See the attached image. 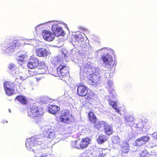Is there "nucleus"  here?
Returning a JSON list of instances; mask_svg holds the SVG:
<instances>
[{"mask_svg":"<svg viewBox=\"0 0 157 157\" xmlns=\"http://www.w3.org/2000/svg\"><path fill=\"white\" fill-rule=\"evenodd\" d=\"M45 141L42 138L37 136L32 137L27 139L26 141L25 145L27 149L34 153L40 152V148L44 149L45 146L43 145Z\"/></svg>","mask_w":157,"mask_h":157,"instance_id":"obj_1","label":"nucleus"},{"mask_svg":"<svg viewBox=\"0 0 157 157\" xmlns=\"http://www.w3.org/2000/svg\"><path fill=\"white\" fill-rule=\"evenodd\" d=\"M28 113V116L34 119L41 117L44 113L43 108L35 105L30 109Z\"/></svg>","mask_w":157,"mask_h":157,"instance_id":"obj_2","label":"nucleus"},{"mask_svg":"<svg viewBox=\"0 0 157 157\" xmlns=\"http://www.w3.org/2000/svg\"><path fill=\"white\" fill-rule=\"evenodd\" d=\"M56 72H52V74L58 77H67L69 74V68L66 65L60 64L57 68Z\"/></svg>","mask_w":157,"mask_h":157,"instance_id":"obj_3","label":"nucleus"},{"mask_svg":"<svg viewBox=\"0 0 157 157\" xmlns=\"http://www.w3.org/2000/svg\"><path fill=\"white\" fill-rule=\"evenodd\" d=\"M17 42L8 40L5 41L1 44L2 49L7 53H11L14 52L16 48Z\"/></svg>","mask_w":157,"mask_h":157,"instance_id":"obj_4","label":"nucleus"},{"mask_svg":"<svg viewBox=\"0 0 157 157\" xmlns=\"http://www.w3.org/2000/svg\"><path fill=\"white\" fill-rule=\"evenodd\" d=\"M90 139L88 138L83 139L80 142L79 140L73 141L71 143L72 147L78 149L86 148L90 144Z\"/></svg>","mask_w":157,"mask_h":157,"instance_id":"obj_5","label":"nucleus"},{"mask_svg":"<svg viewBox=\"0 0 157 157\" xmlns=\"http://www.w3.org/2000/svg\"><path fill=\"white\" fill-rule=\"evenodd\" d=\"M102 61L106 66L109 67L111 68L116 64L115 62L112 59V56L108 53L105 56H103L101 57Z\"/></svg>","mask_w":157,"mask_h":157,"instance_id":"obj_6","label":"nucleus"},{"mask_svg":"<svg viewBox=\"0 0 157 157\" xmlns=\"http://www.w3.org/2000/svg\"><path fill=\"white\" fill-rule=\"evenodd\" d=\"M87 79L89 83L93 85H97L101 82L100 76L94 74L89 75L87 77Z\"/></svg>","mask_w":157,"mask_h":157,"instance_id":"obj_7","label":"nucleus"},{"mask_svg":"<svg viewBox=\"0 0 157 157\" xmlns=\"http://www.w3.org/2000/svg\"><path fill=\"white\" fill-rule=\"evenodd\" d=\"M37 67V68L35 70L34 74L32 75L39 74H44L46 72L47 67L44 61L39 62Z\"/></svg>","mask_w":157,"mask_h":157,"instance_id":"obj_8","label":"nucleus"},{"mask_svg":"<svg viewBox=\"0 0 157 157\" xmlns=\"http://www.w3.org/2000/svg\"><path fill=\"white\" fill-rule=\"evenodd\" d=\"M43 134L45 137L53 139L56 137V134H55L54 130L49 126H46L45 127Z\"/></svg>","mask_w":157,"mask_h":157,"instance_id":"obj_9","label":"nucleus"},{"mask_svg":"<svg viewBox=\"0 0 157 157\" xmlns=\"http://www.w3.org/2000/svg\"><path fill=\"white\" fill-rule=\"evenodd\" d=\"M39 60L37 57L31 56L29 59V61L27 64V66L29 69H32L37 67Z\"/></svg>","mask_w":157,"mask_h":157,"instance_id":"obj_10","label":"nucleus"},{"mask_svg":"<svg viewBox=\"0 0 157 157\" xmlns=\"http://www.w3.org/2000/svg\"><path fill=\"white\" fill-rule=\"evenodd\" d=\"M52 25V29L53 33L55 36H63L64 32L62 28L59 27L56 24H53Z\"/></svg>","mask_w":157,"mask_h":157,"instance_id":"obj_11","label":"nucleus"},{"mask_svg":"<svg viewBox=\"0 0 157 157\" xmlns=\"http://www.w3.org/2000/svg\"><path fill=\"white\" fill-rule=\"evenodd\" d=\"M72 117L68 112L62 113L59 118V120L64 123H69L71 121Z\"/></svg>","mask_w":157,"mask_h":157,"instance_id":"obj_12","label":"nucleus"},{"mask_svg":"<svg viewBox=\"0 0 157 157\" xmlns=\"http://www.w3.org/2000/svg\"><path fill=\"white\" fill-rule=\"evenodd\" d=\"M77 93L81 97L86 96L87 93V88L82 84H80L78 86Z\"/></svg>","mask_w":157,"mask_h":157,"instance_id":"obj_13","label":"nucleus"},{"mask_svg":"<svg viewBox=\"0 0 157 157\" xmlns=\"http://www.w3.org/2000/svg\"><path fill=\"white\" fill-rule=\"evenodd\" d=\"M36 55L40 57H45L47 56L48 52L47 50L44 48H39L36 49Z\"/></svg>","mask_w":157,"mask_h":157,"instance_id":"obj_14","label":"nucleus"},{"mask_svg":"<svg viewBox=\"0 0 157 157\" xmlns=\"http://www.w3.org/2000/svg\"><path fill=\"white\" fill-rule=\"evenodd\" d=\"M42 34L44 39L48 41H52L54 37L52 36V33L48 31L43 30L42 32Z\"/></svg>","mask_w":157,"mask_h":157,"instance_id":"obj_15","label":"nucleus"},{"mask_svg":"<svg viewBox=\"0 0 157 157\" xmlns=\"http://www.w3.org/2000/svg\"><path fill=\"white\" fill-rule=\"evenodd\" d=\"M150 140V138L148 136L142 137L138 139L136 141V145L138 146H141L145 144L147 142Z\"/></svg>","mask_w":157,"mask_h":157,"instance_id":"obj_16","label":"nucleus"},{"mask_svg":"<svg viewBox=\"0 0 157 157\" xmlns=\"http://www.w3.org/2000/svg\"><path fill=\"white\" fill-rule=\"evenodd\" d=\"M143 123L144 122L141 120H137L134 121V123L132 125V126L137 128L138 130L142 131L143 126L144 125Z\"/></svg>","mask_w":157,"mask_h":157,"instance_id":"obj_17","label":"nucleus"},{"mask_svg":"<svg viewBox=\"0 0 157 157\" xmlns=\"http://www.w3.org/2000/svg\"><path fill=\"white\" fill-rule=\"evenodd\" d=\"M17 61L22 62L24 61V58L26 56L25 52L24 51H20L17 54Z\"/></svg>","mask_w":157,"mask_h":157,"instance_id":"obj_18","label":"nucleus"},{"mask_svg":"<svg viewBox=\"0 0 157 157\" xmlns=\"http://www.w3.org/2000/svg\"><path fill=\"white\" fill-rule=\"evenodd\" d=\"M59 110V107L55 105H50L48 108L49 112L53 114H55Z\"/></svg>","mask_w":157,"mask_h":157,"instance_id":"obj_19","label":"nucleus"},{"mask_svg":"<svg viewBox=\"0 0 157 157\" xmlns=\"http://www.w3.org/2000/svg\"><path fill=\"white\" fill-rule=\"evenodd\" d=\"M104 130L105 133L108 135L112 134L113 132L112 127L106 123L104 124Z\"/></svg>","mask_w":157,"mask_h":157,"instance_id":"obj_20","label":"nucleus"},{"mask_svg":"<svg viewBox=\"0 0 157 157\" xmlns=\"http://www.w3.org/2000/svg\"><path fill=\"white\" fill-rule=\"evenodd\" d=\"M107 140V137L105 135H99L97 139V142L99 144H101Z\"/></svg>","mask_w":157,"mask_h":157,"instance_id":"obj_21","label":"nucleus"},{"mask_svg":"<svg viewBox=\"0 0 157 157\" xmlns=\"http://www.w3.org/2000/svg\"><path fill=\"white\" fill-rule=\"evenodd\" d=\"M133 118L131 116L127 115L125 119V121L129 125L132 126V124L133 122Z\"/></svg>","mask_w":157,"mask_h":157,"instance_id":"obj_22","label":"nucleus"},{"mask_svg":"<svg viewBox=\"0 0 157 157\" xmlns=\"http://www.w3.org/2000/svg\"><path fill=\"white\" fill-rule=\"evenodd\" d=\"M94 123V126L96 128L99 129L100 128L102 125L105 124V122L103 121H97Z\"/></svg>","mask_w":157,"mask_h":157,"instance_id":"obj_23","label":"nucleus"},{"mask_svg":"<svg viewBox=\"0 0 157 157\" xmlns=\"http://www.w3.org/2000/svg\"><path fill=\"white\" fill-rule=\"evenodd\" d=\"M89 118L90 121L92 123H94L97 120L96 116L92 112L89 113Z\"/></svg>","mask_w":157,"mask_h":157,"instance_id":"obj_24","label":"nucleus"},{"mask_svg":"<svg viewBox=\"0 0 157 157\" xmlns=\"http://www.w3.org/2000/svg\"><path fill=\"white\" fill-rule=\"evenodd\" d=\"M4 88H14L15 86L14 84L10 82H6L4 84Z\"/></svg>","mask_w":157,"mask_h":157,"instance_id":"obj_25","label":"nucleus"},{"mask_svg":"<svg viewBox=\"0 0 157 157\" xmlns=\"http://www.w3.org/2000/svg\"><path fill=\"white\" fill-rule=\"evenodd\" d=\"M6 94L9 96H10L13 94L14 89V88H4Z\"/></svg>","mask_w":157,"mask_h":157,"instance_id":"obj_26","label":"nucleus"},{"mask_svg":"<svg viewBox=\"0 0 157 157\" xmlns=\"http://www.w3.org/2000/svg\"><path fill=\"white\" fill-rule=\"evenodd\" d=\"M143 124L144 125L143 126L142 131L144 132L147 131L151 127V125L148 123L144 122Z\"/></svg>","mask_w":157,"mask_h":157,"instance_id":"obj_27","label":"nucleus"},{"mask_svg":"<svg viewBox=\"0 0 157 157\" xmlns=\"http://www.w3.org/2000/svg\"><path fill=\"white\" fill-rule=\"evenodd\" d=\"M15 101L16 103H18V102H19L21 104L23 105H26L28 103L26 99H15Z\"/></svg>","mask_w":157,"mask_h":157,"instance_id":"obj_28","label":"nucleus"},{"mask_svg":"<svg viewBox=\"0 0 157 157\" xmlns=\"http://www.w3.org/2000/svg\"><path fill=\"white\" fill-rule=\"evenodd\" d=\"M98 151L99 155H96L97 157H103L105 155V150L102 149H99L98 150Z\"/></svg>","mask_w":157,"mask_h":157,"instance_id":"obj_29","label":"nucleus"},{"mask_svg":"<svg viewBox=\"0 0 157 157\" xmlns=\"http://www.w3.org/2000/svg\"><path fill=\"white\" fill-rule=\"evenodd\" d=\"M74 37L75 40L78 42H79L80 41H82L84 39L80 34L78 35H75L74 36Z\"/></svg>","mask_w":157,"mask_h":157,"instance_id":"obj_30","label":"nucleus"},{"mask_svg":"<svg viewBox=\"0 0 157 157\" xmlns=\"http://www.w3.org/2000/svg\"><path fill=\"white\" fill-rule=\"evenodd\" d=\"M16 68V66L13 63L10 64L8 66V69L11 71H14Z\"/></svg>","mask_w":157,"mask_h":157,"instance_id":"obj_31","label":"nucleus"},{"mask_svg":"<svg viewBox=\"0 0 157 157\" xmlns=\"http://www.w3.org/2000/svg\"><path fill=\"white\" fill-rule=\"evenodd\" d=\"M37 101L40 104H47L48 103L47 99H38Z\"/></svg>","mask_w":157,"mask_h":157,"instance_id":"obj_32","label":"nucleus"},{"mask_svg":"<svg viewBox=\"0 0 157 157\" xmlns=\"http://www.w3.org/2000/svg\"><path fill=\"white\" fill-rule=\"evenodd\" d=\"M112 141L115 144H118L120 143V138L117 136H114L112 139Z\"/></svg>","mask_w":157,"mask_h":157,"instance_id":"obj_33","label":"nucleus"},{"mask_svg":"<svg viewBox=\"0 0 157 157\" xmlns=\"http://www.w3.org/2000/svg\"><path fill=\"white\" fill-rule=\"evenodd\" d=\"M109 105H110L112 106L113 108H114L115 106H117V103L115 101L111 100H109Z\"/></svg>","mask_w":157,"mask_h":157,"instance_id":"obj_34","label":"nucleus"},{"mask_svg":"<svg viewBox=\"0 0 157 157\" xmlns=\"http://www.w3.org/2000/svg\"><path fill=\"white\" fill-rule=\"evenodd\" d=\"M122 151L123 153H127L129 151V149L128 147H122Z\"/></svg>","mask_w":157,"mask_h":157,"instance_id":"obj_35","label":"nucleus"},{"mask_svg":"<svg viewBox=\"0 0 157 157\" xmlns=\"http://www.w3.org/2000/svg\"><path fill=\"white\" fill-rule=\"evenodd\" d=\"M141 155L142 156L144 157H147V155H148V154L147 153V151L145 150H144L141 153Z\"/></svg>","mask_w":157,"mask_h":157,"instance_id":"obj_36","label":"nucleus"},{"mask_svg":"<svg viewBox=\"0 0 157 157\" xmlns=\"http://www.w3.org/2000/svg\"><path fill=\"white\" fill-rule=\"evenodd\" d=\"M128 147V142H124L123 143L122 147Z\"/></svg>","mask_w":157,"mask_h":157,"instance_id":"obj_37","label":"nucleus"},{"mask_svg":"<svg viewBox=\"0 0 157 157\" xmlns=\"http://www.w3.org/2000/svg\"><path fill=\"white\" fill-rule=\"evenodd\" d=\"M113 108L115 109V110L117 113H118L119 114H121V113H120L121 109L117 107V106H115Z\"/></svg>","mask_w":157,"mask_h":157,"instance_id":"obj_38","label":"nucleus"},{"mask_svg":"<svg viewBox=\"0 0 157 157\" xmlns=\"http://www.w3.org/2000/svg\"><path fill=\"white\" fill-rule=\"evenodd\" d=\"M54 61H55V62L54 63V65L55 64H58V63L59 61V59L58 58H56L54 59Z\"/></svg>","mask_w":157,"mask_h":157,"instance_id":"obj_39","label":"nucleus"},{"mask_svg":"<svg viewBox=\"0 0 157 157\" xmlns=\"http://www.w3.org/2000/svg\"><path fill=\"white\" fill-rule=\"evenodd\" d=\"M152 135L153 137L157 140V132H154Z\"/></svg>","mask_w":157,"mask_h":157,"instance_id":"obj_40","label":"nucleus"},{"mask_svg":"<svg viewBox=\"0 0 157 157\" xmlns=\"http://www.w3.org/2000/svg\"><path fill=\"white\" fill-rule=\"evenodd\" d=\"M16 98H25V97L23 95H19L17 96Z\"/></svg>","mask_w":157,"mask_h":157,"instance_id":"obj_41","label":"nucleus"},{"mask_svg":"<svg viewBox=\"0 0 157 157\" xmlns=\"http://www.w3.org/2000/svg\"><path fill=\"white\" fill-rule=\"evenodd\" d=\"M132 134V133L131 134H130L129 133V134L128 135V136H129V139H132V138L133 137V135H131Z\"/></svg>","mask_w":157,"mask_h":157,"instance_id":"obj_42","label":"nucleus"},{"mask_svg":"<svg viewBox=\"0 0 157 157\" xmlns=\"http://www.w3.org/2000/svg\"><path fill=\"white\" fill-rule=\"evenodd\" d=\"M41 79V77L36 78V81L37 82H39V81Z\"/></svg>","mask_w":157,"mask_h":157,"instance_id":"obj_43","label":"nucleus"},{"mask_svg":"<svg viewBox=\"0 0 157 157\" xmlns=\"http://www.w3.org/2000/svg\"><path fill=\"white\" fill-rule=\"evenodd\" d=\"M2 122L3 123H5V122H7V121L6 120H3V121H2Z\"/></svg>","mask_w":157,"mask_h":157,"instance_id":"obj_44","label":"nucleus"},{"mask_svg":"<svg viewBox=\"0 0 157 157\" xmlns=\"http://www.w3.org/2000/svg\"><path fill=\"white\" fill-rule=\"evenodd\" d=\"M9 112L10 113L11 112V110L10 109H9Z\"/></svg>","mask_w":157,"mask_h":157,"instance_id":"obj_45","label":"nucleus"},{"mask_svg":"<svg viewBox=\"0 0 157 157\" xmlns=\"http://www.w3.org/2000/svg\"><path fill=\"white\" fill-rule=\"evenodd\" d=\"M32 72V71H30V74H31Z\"/></svg>","mask_w":157,"mask_h":157,"instance_id":"obj_46","label":"nucleus"},{"mask_svg":"<svg viewBox=\"0 0 157 157\" xmlns=\"http://www.w3.org/2000/svg\"><path fill=\"white\" fill-rule=\"evenodd\" d=\"M59 135H60V136H61V135H60V134H59Z\"/></svg>","mask_w":157,"mask_h":157,"instance_id":"obj_47","label":"nucleus"},{"mask_svg":"<svg viewBox=\"0 0 157 157\" xmlns=\"http://www.w3.org/2000/svg\"><path fill=\"white\" fill-rule=\"evenodd\" d=\"M89 98V97H87V98Z\"/></svg>","mask_w":157,"mask_h":157,"instance_id":"obj_48","label":"nucleus"},{"mask_svg":"<svg viewBox=\"0 0 157 157\" xmlns=\"http://www.w3.org/2000/svg\"><path fill=\"white\" fill-rule=\"evenodd\" d=\"M36 157H37V156H36Z\"/></svg>","mask_w":157,"mask_h":157,"instance_id":"obj_49","label":"nucleus"}]
</instances>
